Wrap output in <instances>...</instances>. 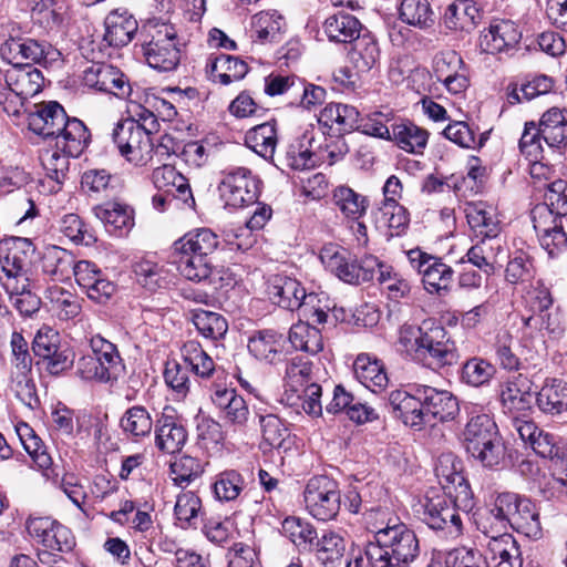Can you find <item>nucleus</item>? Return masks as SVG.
<instances>
[{"label": "nucleus", "instance_id": "nucleus-1", "mask_svg": "<svg viewBox=\"0 0 567 567\" xmlns=\"http://www.w3.org/2000/svg\"><path fill=\"white\" fill-rule=\"evenodd\" d=\"M399 344L413 361L433 370L454 365L460 359L455 342L434 319L423 320L420 326L403 324Z\"/></svg>", "mask_w": 567, "mask_h": 567}, {"label": "nucleus", "instance_id": "nucleus-2", "mask_svg": "<svg viewBox=\"0 0 567 567\" xmlns=\"http://www.w3.org/2000/svg\"><path fill=\"white\" fill-rule=\"evenodd\" d=\"M468 421L463 431L466 452L484 467L496 468L505 463L506 447L489 414L476 405L467 408Z\"/></svg>", "mask_w": 567, "mask_h": 567}, {"label": "nucleus", "instance_id": "nucleus-3", "mask_svg": "<svg viewBox=\"0 0 567 567\" xmlns=\"http://www.w3.org/2000/svg\"><path fill=\"white\" fill-rule=\"evenodd\" d=\"M377 543H370L365 556L372 567H405L420 553L415 533L403 523L388 525L375 533Z\"/></svg>", "mask_w": 567, "mask_h": 567}, {"label": "nucleus", "instance_id": "nucleus-4", "mask_svg": "<svg viewBox=\"0 0 567 567\" xmlns=\"http://www.w3.org/2000/svg\"><path fill=\"white\" fill-rule=\"evenodd\" d=\"M92 354L82 355L75 374L84 380L113 385L125 374V364L114 343L100 334L90 339Z\"/></svg>", "mask_w": 567, "mask_h": 567}, {"label": "nucleus", "instance_id": "nucleus-5", "mask_svg": "<svg viewBox=\"0 0 567 567\" xmlns=\"http://www.w3.org/2000/svg\"><path fill=\"white\" fill-rule=\"evenodd\" d=\"M274 303L287 310H298L299 316L318 324L328 320L329 306L316 293H306L305 288L293 278L276 276L268 287Z\"/></svg>", "mask_w": 567, "mask_h": 567}, {"label": "nucleus", "instance_id": "nucleus-6", "mask_svg": "<svg viewBox=\"0 0 567 567\" xmlns=\"http://www.w3.org/2000/svg\"><path fill=\"white\" fill-rule=\"evenodd\" d=\"M143 53L151 68L162 72L176 69L181 60V43L172 24L150 21L143 27Z\"/></svg>", "mask_w": 567, "mask_h": 567}, {"label": "nucleus", "instance_id": "nucleus-7", "mask_svg": "<svg viewBox=\"0 0 567 567\" xmlns=\"http://www.w3.org/2000/svg\"><path fill=\"white\" fill-rule=\"evenodd\" d=\"M415 511L431 529L441 530L447 537H458L463 532L461 514L453 506L450 493L429 491Z\"/></svg>", "mask_w": 567, "mask_h": 567}, {"label": "nucleus", "instance_id": "nucleus-8", "mask_svg": "<svg viewBox=\"0 0 567 567\" xmlns=\"http://www.w3.org/2000/svg\"><path fill=\"white\" fill-rule=\"evenodd\" d=\"M112 140L121 155L135 165L143 166L153 159L150 131L133 118L120 121L113 128Z\"/></svg>", "mask_w": 567, "mask_h": 567}, {"label": "nucleus", "instance_id": "nucleus-9", "mask_svg": "<svg viewBox=\"0 0 567 567\" xmlns=\"http://www.w3.org/2000/svg\"><path fill=\"white\" fill-rule=\"evenodd\" d=\"M303 502L316 519L328 522L336 518L341 507L338 482L327 475L311 477L303 491Z\"/></svg>", "mask_w": 567, "mask_h": 567}, {"label": "nucleus", "instance_id": "nucleus-10", "mask_svg": "<svg viewBox=\"0 0 567 567\" xmlns=\"http://www.w3.org/2000/svg\"><path fill=\"white\" fill-rule=\"evenodd\" d=\"M0 55L11 65L39 63L48 66L61 58L60 51L50 43L30 38H9L0 47Z\"/></svg>", "mask_w": 567, "mask_h": 567}, {"label": "nucleus", "instance_id": "nucleus-11", "mask_svg": "<svg viewBox=\"0 0 567 567\" xmlns=\"http://www.w3.org/2000/svg\"><path fill=\"white\" fill-rule=\"evenodd\" d=\"M408 259L411 267L421 276L427 292L441 295L451 290L454 270L441 258L414 248L408 251Z\"/></svg>", "mask_w": 567, "mask_h": 567}, {"label": "nucleus", "instance_id": "nucleus-12", "mask_svg": "<svg viewBox=\"0 0 567 567\" xmlns=\"http://www.w3.org/2000/svg\"><path fill=\"white\" fill-rule=\"evenodd\" d=\"M25 526L29 535L45 548L39 553L42 563L43 557L49 556V550L66 553L75 545L72 532L49 516H30Z\"/></svg>", "mask_w": 567, "mask_h": 567}, {"label": "nucleus", "instance_id": "nucleus-13", "mask_svg": "<svg viewBox=\"0 0 567 567\" xmlns=\"http://www.w3.org/2000/svg\"><path fill=\"white\" fill-rule=\"evenodd\" d=\"M218 189L226 206L240 208L257 202L259 181L248 168L236 167L225 174Z\"/></svg>", "mask_w": 567, "mask_h": 567}, {"label": "nucleus", "instance_id": "nucleus-14", "mask_svg": "<svg viewBox=\"0 0 567 567\" xmlns=\"http://www.w3.org/2000/svg\"><path fill=\"white\" fill-rule=\"evenodd\" d=\"M82 83L92 90L127 99L132 89L127 76L116 66L97 62L87 66L82 74Z\"/></svg>", "mask_w": 567, "mask_h": 567}, {"label": "nucleus", "instance_id": "nucleus-15", "mask_svg": "<svg viewBox=\"0 0 567 567\" xmlns=\"http://www.w3.org/2000/svg\"><path fill=\"white\" fill-rule=\"evenodd\" d=\"M503 497L508 503L509 527L534 539L542 537L539 511L529 498L515 493L504 492Z\"/></svg>", "mask_w": 567, "mask_h": 567}, {"label": "nucleus", "instance_id": "nucleus-16", "mask_svg": "<svg viewBox=\"0 0 567 567\" xmlns=\"http://www.w3.org/2000/svg\"><path fill=\"white\" fill-rule=\"evenodd\" d=\"M424 426L454 419L458 412L457 399L447 390L421 384Z\"/></svg>", "mask_w": 567, "mask_h": 567}, {"label": "nucleus", "instance_id": "nucleus-17", "mask_svg": "<svg viewBox=\"0 0 567 567\" xmlns=\"http://www.w3.org/2000/svg\"><path fill=\"white\" fill-rule=\"evenodd\" d=\"M432 68L436 80L442 82L449 92L458 94L468 86L466 66L455 51L437 53Z\"/></svg>", "mask_w": 567, "mask_h": 567}, {"label": "nucleus", "instance_id": "nucleus-18", "mask_svg": "<svg viewBox=\"0 0 567 567\" xmlns=\"http://www.w3.org/2000/svg\"><path fill=\"white\" fill-rule=\"evenodd\" d=\"M421 384H411L410 390H393L389 394V405L395 417L414 429L422 430L424 427L423 404L419 393Z\"/></svg>", "mask_w": 567, "mask_h": 567}, {"label": "nucleus", "instance_id": "nucleus-19", "mask_svg": "<svg viewBox=\"0 0 567 567\" xmlns=\"http://www.w3.org/2000/svg\"><path fill=\"white\" fill-rule=\"evenodd\" d=\"M65 111L55 101L30 105L27 114L28 128L43 138L54 137L63 125Z\"/></svg>", "mask_w": 567, "mask_h": 567}, {"label": "nucleus", "instance_id": "nucleus-20", "mask_svg": "<svg viewBox=\"0 0 567 567\" xmlns=\"http://www.w3.org/2000/svg\"><path fill=\"white\" fill-rule=\"evenodd\" d=\"M522 38L518 27L509 20L493 21L480 35L482 52L496 54L514 49Z\"/></svg>", "mask_w": 567, "mask_h": 567}, {"label": "nucleus", "instance_id": "nucleus-21", "mask_svg": "<svg viewBox=\"0 0 567 567\" xmlns=\"http://www.w3.org/2000/svg\"><path fill=\"white\" fill-rule=\"evenodd\" d=\"M534 228L538 234L542 247L549 256H555L567 247V236L556 218H550V213L545 206H536L533 210Z\"/></svg>", "mask_w": 567, "mask_h": 567}, {"label": "nucleus", "instance_id": "nucleus-22", "mask_svg": "<svg viewBox=\"0 0 567 567\" xmlns=\"http://www.w3.org/2000/svg\"><path fill=\"white\" fill-rule=\"evenodd\" d=\"M499 400L504 413L513 419L526 416L532 409L527 379L522 374L508 379L501 388Z\"/></svg>", "mask_w": 567, "mask_h": 567}, {"label": "nucleus", "instance_id": "nucleus-23", "mask_svg": "<svg viewBox=\"0 0 567 567\" xmlns=\"http://www.w3.org/2000/svg\"><path fill=\"white\" fill-rule=\"evenodd\" d=\"M92 212L103 223L105 229L115 236L127 235L134 226V212L126 204L107 202L95 205Z\"/></svg>", "mask_w": 567, "mask_h": 567}, {"label": "nucleus", "instance_id": "nucleus-24", "mask_svg": "<svg viewBox=\"0 0 567 567\" xmlns=\"http://www.w3.org/2000/svg\"><path fill=\"white\" fill-rule=\"evenodd\" d=\"M152 179L157 190L175 194L184 206L194 208L195 199L187 178L174 166L164 164L153 171Z\"/></svg>", "mask_w": 567, "mask_h": 567}, {"label": "nucleus", "instance_id": "nucleus-25", "mask_svg": "<svg viewBox=\"0 0 567 567\" xmlns=\"http://www.w3.org/2000/svg\"><path fill=\"white\" fill-rule=\"evenodd\" d=\"M187 441V431L174 415L163 413L155 423V446L163 453H178Z\"/></svg>", "mask_w": 567, "mask_h": 567}, {"label": "nucleus", "instance_id": "nucleus-26", "mask_svg": "<svg viewBox=\"0 0 567 567\" xmlns=\"http://www.w3.org/2000/svg\"><path fill=\"white\" fill-rule=\"evenodd\" d=\"M60 131L54 136L55 145L71 157L80 156L90 143V132L82 121L70 118L66 114Z\"/></svg>", "mask_w": 567, "mask_h": 567}, {"label": "nucleus", "instance_id": "nucleus-27", "mask_svg": "<svg viewBox=\"0 0 567 567\" xmlns=\"http://www.w3.org/2000/svg\"><path fill=\"white\" fill-rule=\"evenodd\" d=\"M104 24V41L115 48L127 45L138 29L136 19L123 9L111 11L106 16Z\"/></svg>", "mask_w": 567, "mask_h": 567}, {"label": "nucleus", "instance_id": "nucleus-28", "mask_svg": "<svg viewBox=\"0 0 567 567\" xmlns=\"http://www.w3.org/2000/svg\"><path fill=\"white\" fill-rule=\"evenodd\" d=\"M324 267L348 284H360L358 261L351 260L349 252L336 245L324 246L320 252Z\"/></svg>", "mask_w": 567, "mask_h": 567}, {"label": "nucleus", "instance_id": "nucleus-29", "mask_svg": "<svg viewBox=\"0 0 567 567\" xmlns=\"http://www.w3.org/2000/svg\"><path fill=\"white\" fill-rule=\"evenodd\" d=\"M536 406L546 415L556 416L567 411V382L547 378L536 393Z\"/></svg>", "mask_w": 567, "mask_h": 567}, {"label": "nucleus", "instance_id": "nucleus-30", "mask_svg": "<svg viewBox=\"0 0 567 567\" xmlns=\"http://www.w3.org/2000/svg\"><path fill=\"white\" fill-rule=\"evenodd\" d=\"M262 442L271 449L287 452L290 449V430L277 414L267 410L256 411Z\"/></svg>", "mask_w": 567, "mask_h": 567}, {"label": "nucleus", "instance_id": "nucleus-31", "mask_svg": "<svg viewBox=\"0 0 567 567\" xmlns=\"http://www.w3.org/2000/svg\"><path fill=\"white\" fill-rule=\"evenodd\" d=\"M248 351L257 360L276 363L284 355L282 336L274 330L256 331L248 340Z\"/></svg>", "mask_w": 567, "mask_h": 567}, {"label": "nucleus", "instance_id": "nucleus-32", "mask_svg": "<svg viewBox=\"0 0 567 567\" xmlns=\"http://www.w3.org/2000/svg\"><path fill=\"white\" fill-rule=\"evenodd\" d=\"M467 223L477 237H498L499 220L494 207L486 203H468L465 207Z\"/></svg>", "mask_w": 567, "mask_h": 567}, {"label": "nucleus", "instance_id": "nucleus-33", "mask_svg": "<svg viewBox=\"0 0 567 567\" xmlns=\"http://www.w3.org/2000/svg\"><path fill=\"white\" fill-rule=\"evenodd\" d=\"M506 502L503 493L497 494L489 507L476 520L477 528L488 539H492V536L508 534L506 530L509 527L507 515L509 505Z\"/></svg>", "mask_w": 567, "mask_h": 567}, {"label": "nucleus", "instance_id": "nucleus-34", "mask_svg": "<svg viewBox=\"0 0 567 567\" xmlns=\"http://www.w3.org/2000/svg\"><path fill=\"white\" fill-rule=\"evenodd\" d=\"M357 380L370 391L377 393L389 384V378L383 364L367 353L357 357L353 363Z\"/></svg>", "mask_w": 567, "mask_h": 567}, {"label": "nucleus", "instance_id": "nucleus-35", "mask_svg": "<svg viewBox=\"0 0 567 567\" xmlns=\"http://www.w3.org/2000/svg\"><path fill=\"white\" fill-rule=\"evenodd\" d=\"M362 24L354 16L339 11L323 22V32L330 42L352 43L360 37Z\"/></svg>", "mask_w": 567, "mask_h": 567}, {"label": "nucleus", "instance_id": "nucleus-36", "mask_svg": "<svg viewBox=\"0 0 567 567\" xmlns=\"http://www.w3.org/2000/svg\"><path fill=\"white\" fill-rule=\"evenodd\" d=\"M120 427L123 434L134 443L150 437L154 421L148 410L143 405H134L127 409L120 419Z\"/></svg>", "mask_w": 567, "mask_h": 567}, {"label": "nucleus", "instance_id": "nucleus-37", "mask_svg": "<svg viewBox=\"0 0 567 567\" xmlns=\"http://www.w3.org/2000/svg\"><path fill=\"white\" fill-rule=\"evenodd\" d=\"M6 85L28 99L41 91L43 76L31 64L12 65L6 72Z\"/></svg>", "mask_w": 567, "mask_h": 567}, {"label": "nucleus", "instance_id": "nucleus-38", "mask_svg": "<svg viewBox=\"0 0 567 567\" xmlns=\"http://www.w3.org/2000/svg\"><path fill=\"white\" fill-rule=\"evenodd\" d=\"M218 244L215 233L208 228H199L187 233L176 240L174 243V252L195 254V256L212 258Z\"/></svg>", "mask_w": 567, "mask_h": 567}, {"label": "nucleus", "instance_id": "nucleus-39", "mask_svg": "<svg viewBox=\"0 0 567 567\" xmlns=\"http://www.w3.org/2000/svg\"><path fill=\"white\" fill-rule=\"evenodd\" d=\"M285 28L286 20L276 10L260 11L251 18L252 37L261 44L279 42Z\"/></svg>", "mask_w": 567, "mask_h": 567}, {"label": "nucleus", "instance_id": "nucleus-40", "mask_svg": "<svg viewBox=\"0 0 567 567\" xmlns=\"http://www.w3.org/2000/svg\"><path fill=\"white\" fill-rule=\"evenodd\" d=\"M331 200L347 220L361 219L369 208L368 198L346 185L337 186L332 190Z\"/></svg>", "mask_w": 567, "mask_h": 567}, {"label": "nucleus", "instance_id": "nucleus-41", "mask_svg": "<svg viewBox=\"0 0 567 567\" xmlns=\"http://www.w3.org/2000/svg\"><path fill=\"white\" fill-rule=\"evenodd\" d=\"M75 257L64 248L48 247L42 256V271L54 281H65L74 272Z\"/></svg>", "mask_w": 567, "mask_h": 567}, {"label": "nucleus", "instance_id": "nucleus-42", "mask_svg": "<svg viewBox=\"0 0 567 567\" xmlns=\"http://www.w3.org/2000/svg\"><path fill=\"white\" fill-rule=\"evenodd\" d=\"M503 252V244L499 237H481L480 241L472 246L465 257L468 262L491 275L495 271L498 255Z\"/></svg>", "mask_w": 567, "mask_h": 567}, {"label": "nucleus", "instance_id": "nucleus-43", "mask_svg": "<svg viewBox=\"0 0 567 567\" xmlns=\"http://www.w3.org/2000/svg\"><path fill=\"white\" fill-rule=\"evenodd\" d=\"M429 134L410 121L392 123L391 141L403 151L421 154L426 146Z\"/></svg>", "mask_w": 567, "mask_h": 567}, {"label": "nucleus", "instance_id": "nucleus-44", "mask_svg": "<svg viewBox=\"0 0 567 567\" xmlns=\"http://www.w3.org/2000/svg\"><path fill=\"white\" fill-rule=\"evenodd\" d=\"M281 533L287 537L300 553H310L318 538L316 528L307 520L296 516L284 519Z\"/></svg>", "mask_w": 567, "mask_h": 567}, {"label": "nucleus", "instance_id": "nucleus-45", "mask_svg": "<svg viewBox=\"0 0 567 567\" xmlns=\"http://www.w3.org/2000/svg\"><path fill=\"white\" fill-rule=\"evenodd\" d=\"M360 113L348 104L329 103L320 112L319 122L324 126L332 128L337 125L339 131L350 132L359 127Z\"/></svg>", "mask_w": 567, "mask_h": 567}, {"label": "nucleus", "instance_id": "nucleus-46", "mask_svg": "<svg viewBox=\"0 0 567 567\" xmlns=\"http://www.w3.org/2000/svg\"><path fill=\"white\" fill-rule=\"evenodd\" d=\"M213 81L228 85L234 81L245 78L248 65L245 61L229 54H219L210 60L207 65Z\"/></svg>", "mask_w": 567, "mask_h": 567}, {"label": "nucleus", "instance_id": "nucleus-47", "mask_svg": "<svg viewBox=\"0 0 567 567\" xmlns=\"http://www.w3.org/2000/svg\"><path fill=\"white\" fill-rule=\"evenodd\" d=\"M275 122H265L250 128L245 136L246 145L265 159H271L277 146Z\"/></svg>", "mask_w": 567, "mask_h": 567}, {"label": "nucleus", "instance_id": "nucleus-48", "mask_svg": "<svg viewBox=\"0 0 567 567\" xmlns=\"http://www.w3.org/2000/svg\"><path fill=\"white\" fill-rule=\"evenodd\" d=\"M538 127L549 147L567 145V118L561 110L553 107L545 112Z\"/></svg>", "mask_w": 567, "mask_h": 567}, {"label": "nucleus", "instance_id": "nucleus-49", "mask_svg": "<svg viewBox=\"0 0 567 567\" xmlns=\"http://www.w3.org/2000/svg\"><path fill=\"white\" fill-rule=\"evenodd\" d=\"M480 18V10L471 0L451 3L443 17L445 25L451 30H471Z\"/></svg>", "mask_w": 567, "mask_h": 567}, {"label": "nucleus", "instance_id": "nucleus-50", "mask_svg": "<svg viewBox=\"0 0 567 567\" xmlns=\"http://www.w3.org/2000/svg\"><path fill=\"white\" fill-rule=\"evenodd\" d=\"M349 58L358 72H369L380 59L377 40L370 34H363L352 42Z\"/></svg>", "mask_w": 567, "mask_h": 567}, {"label": "nucleus", "instance_id": "nucleus-51", "mask_svg": "<svg viewBox=\"0 0 567 567\" xmlns=\"http://www.w3.org/2000/svg\"><path fill=\"white\" fill-rule=\"evenodd\" d=\"M45 299L50 302L51 310L60 320H71L81 312L79 298L58 285L47 288Z\"/></svg>", "mask_w": 567, "mask_h": 567}, {"label": "nucleus", "instance_id": "nucleus-52", "mask_svg": "<svg viewBox=\"0 0 567 567\" xmlns=\"http://www.w3.org/2000/svg\"><path fill=\"white\" fill-rule=\"evenodd\" d=\"M313 323L307 320V322L299 321L291 326L289 341L295 349L310 354H317L323 349L321 332L312 326Z\"/></svg>", "mask_w": 567, "mask_h": 567}, {"label": "nucleus", "instance_id": "nucleus-53", "mask_svg": "<svg viewBox=\"0 0 567 567\" xmlns=\"http://www.w3.org/2000/svg\"><path fill=\"white\" fill-rule=\"evenodd\" d=\"M312 137L303 134L301 138L292 142L286 153L287 165L292 169L303 171L315 167L318 162H324L323 155L311 151Z\"/></svg>", "mask_w": 567, "mask_h": 567}, {"label": "nucleus", "instance_id": "nucleus-54", "mask_svg": "<svg viewBox=\"0 0 567 567\" xmlns=\"http://www.w3.org/2000/svg\"><path fill=\"white\" fill-rule=\"evenodd\" d=\"M16 432L25 452L31 456L35 465L42 470L49 468L52 464V458L33 429L25 422H19L16 425Z\"/></svg>", "mask_w": 567, "mask_h": 567}, {"label": "nucleus", "instance_id": "nucleus-55", "mask_svg": "<svg viewBox=\"0 0 567 567\" xmlns=\"http://www.w3.org/2000/svg\"><path fill=\"white\" fill-rule=\"evenodd\" d=\"M177 269L179 274L193 281L207 279L213 271V258L195 256V254L175 252Z\"/></svg>", "mask_w": 567, "mask_h": 567}, {"label": "nucleus", "instance_id": "nucleus-56", "mask_svg": "<svg viewBox=\"0 0 567 567\" xmlns=\"http://www.w3.org/2000/svg\"><path fill=\"white\" fill-rule=\"evenodd\" d=\"M317 560L324 567H337L346 551L344 539L336 533H327L316 543Z\"/></svg>", "mask_w": 567, "mask_h": 567}, {"label": "nucleus", "instance_id": "nucleus-57", "mask_svg": "<svg viewBox=\"0 0 567 567\" xmlns=\"http://www.w3.org/2000/svg\"><path fill=\"white\" fill-rule=\"evenodd\" d=\"M192 321L198 332L207 339H220L228 330L227 320L221 315L213 311L193 310Z\"/></svg>", "mask_w": 567, "mask_h": 567}, {"label": "nucleus", "instance_id": "nucleus-58", "mask_svg": "<svg viewBox=\"0 0 567 567\" xmlns=\"http://www.w3.org/2000/svg\"><path fill=\"white\" fill-rule=\"evenodd\" d=\"M311 367V362L303 357L291 358L286 365L284 377L286 391L298 393L303 386L306 388L312 379Z\"/></svg>", "mask_w": 567, "mask_h": 567}, {"label": "nucleus", "instance_id": "nucleus-59", "mask_svg": "<svg viewBox=\"0 0 567 567\" xmlns=\"http://www.w3.org/2000/svg\"><path fill=\"white\" fill-rule=\"evenodd\" d=\"M133 272L140 285L148 290H156L166 285V270L153 259L143 258L133 265Z\"/></svg>", "mask_w": 567, "mask_h": 567}, {"label": "nucleus", "instance_id": "nucleus-60", "mask_svg": "<svg viewBox=\"0 0 567 567\" xmlns=\"http://www.w3.org/2000/svg\"><path fill=\"white\" fill-rule=\"evenodd\" d=\"M399 18L402 22L424 29L432 22V10L427 0H402L399 8Z\"/></svg>", "mask_w": 567, "mask_h": 567}, {"label": "nucleus", "instance_id": "nucleus-61", "mask_svg": "<svg viewBox=\"0 0 567 567\" xmlns=\"http://www.w3.org/2000/svg\"><path fill=\"white\" fill-rule=\"evenodd\" d=\"M182 355L187 368L200 378H209L215 371L213 359L196 341L186 342L182 348Z\"/></svg>", "mask_w": 567, "mask_h": 567}, {"label": "nucleus", "instance_id": "nucleus-62", "mask_svg": "<svg viewBox=\"0 0 567 567\" xmlns=\"http://www.w3.org/2000/svg\"><path fill=\"white\" fill-rule=\"evenodd\" d=\"M244 486L243 475L235 470H228L216 476L213 483V492L218 501L230 502L240 495Z\"/></svg>", "mask_w": 567, "mask_h": 567}, {"label": "nucleus", "instance_id": "nucleus-63", "mask_svg": "<svg viewBox=\"0 0 567 567\" xmlns=\"http://www.w3.org/2000/svg\"><path fill=\"white\" fill-rule=\"evenodd\" d=\"M200 509V498L193 492H185L177 496L174 514L182 528L196 527Z\"/></svg>", "mask_w": 567, "mask_h": 567}, {"label": "nucleus", "instance_id": "nucleus-64", "mask_svg": "<svg viewBox=\"0 0 567 567\" xmlns=\"http://www.w3.org/2000/svg\"><path fill=\"white\" fill-rule=\"evenodd\" d=\"M60 231L78 245L91 246L96 241L93 229L76 214H66L61 218Z\"/></svg>", "mask_w": 567, "mask_h": 567}]
</instances>
